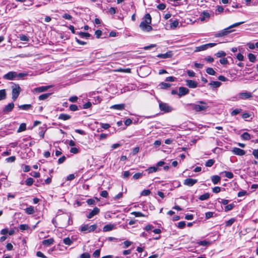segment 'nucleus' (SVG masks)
Here are the masks:
<instances>
[{"mask_svg":"<svg viewBox=\"0 0 258 258\" xmlns=\"http://www.w3.org/2000/svg\"><path fill=\"white\" fill-rule=\"evenodd\" d=\"M178 227L180 229H182L185 226V222L181 221L178 223Z\"/></svg>","mask_w":258,"mask_h":258,"instance_id":"6e6d98bb","label":"nucleus"},{"mask_svg":"<svg viewBox=\"0 0 258 258\" xmlns=\"http://www.w3.org/2000/svg\"><path fill=\"white\" fill-rule=\"evenodd\" d=\"M63 241L65 244L68 245H70L73 243V241L69 237L64 238Z\"/></svg>","mask_w":258,"mask_h":258,"instance_id":"58836bf2","label":"nucleus"},{"mask_svg":"<svg viewBox=\"0 0 258 258\" xmlns=\"http://www.w3.org/2000/svg\"><path fill=\"white\" fill-rule=\"evenodd\" d=\"M219 61L222 64H224V65L227 64L228 62V61L227 58H225V57L221 58L220 59Z\"/></svg>","mask_w":258,"mask_h":258,"instance_id":"5fc2aeb1","label":"nucleus"},{"mask_svg":"<svg viewBox=\"0 0 258 258\" xmlns=\"http://www.w3.org/2000/svg\"><path fill=\"white\" fill-rule=\"evenodd\" d=\"M248 59L250 61L254 62L255 61V56L252 53H249L248 55Z\"/></svg>","mask_w":258,"mask_h":258,"instance_id":"79ce46f5","label":"nucleus"},{"mask_svg":"<svg viewBox=\"0 0 258 258\" xmlns=\"http://www.w3.org/2000/svg\"><path fill=\"white\" fill-rule=\"evenodd\" d=\"M33 179L31 177L28 178L26 180V184L28 186H31L33 183Z\"/></svg>","mask_w":258,"mask_h":258,"instance_id":"de8ad7c7","label":"nucleus"},{"mask_svg":"<svg viewBox=\"0 0 258 258\" xmlns=\"http://www.w3.org/2000/svg\"><path fill=\"white\" fill-rule=\"evenodd\" d=\"M173 55L172 52L169 51L165 53H160L157 55V57L161 58H171Z\"/></svg>","mask_w":258,"mask_h":258,"instance_id":"ddd939ff","label":"nucleus"},{"mask_svg":"<svg viewBox=\"0 0 258 258\" xmlns=\"http://www.w3.org/2000/svg\"><path fill=\"white\" fill-rule=\"evenodd\" d=\"M18 107L21 109L27 110L32 107V105L31 104H24L19 105Z\"/></svg>","mask_w":258,"mask_h":258,"instance_id":"393cba45","label":"nucleus"},{"mask_svg":"<svg viewBox=\"0 0 258 258\" xmlns=\"http://www.w3.org/2000/svg\"><path fill=\"white\" fill-rule=\"evenodd\" d=\"M51 87H52V86L49 85V86H41V87H37V88H35V89H34L33 92H37V93H40V92H44V91H47L49 88H50Z\"/></svg>","mask_w":258,"mask_h":258,"instance_id":"9b49d317","label":"nucleus"},{"mask_svg":"<svg viewBox=\"0 0 258 258\" xmlns=\"http://www.w3.org/2000/svg\"><path fill=\"white\" fill-rule=\"evenodd\" d=\"M70 109L71 110V111H76L78 109V106L75 105V104H71L70 106Z\"/></svg>","mask_w":258,"mask_h":258,"instance_id":"052dcab7","label":"nucleus"},{"mask_svg":"<svg viewBox=\"0 0 258 258\" xmlns=\"http://www.w3.org/2000/svg\"><path fill=\"white\" fill-rule=\"evenodd\" d=\"M14 107V104L13 103H10L4 107L3 111L5 113H7L11 112L13 109Z\"/></svg>","mask_w":258,"mask_h":258,"instance_id":"4468645a","label":"nucleus"},{"mask_svg":"<svg viewBox=\"0 0 258 258\" xmlns=\"http://www.w3.org/2000/svg\"><path fill=\"white\" fill-rule=\"evenodd\" d=\"M157 8L160 10H163L166 8V5L164 4H160L157 6Z\"/></svg>","mask_w":258,"mask_h":258,"instance_id":"680f3d73","label":"nucleus"},{"mask_svg":"<svg viewBox=\"0 0 258 258\" xmlns=\"http://www.w3.org/2000/svg\"><path fill=\"white\" fill-rule=\"evenodd\" d=\"M200 103L202 104V105L195 104H191L192 109L196 111H204L206 110L207 109L208 106L206 105V103L205 102L200 101Z\"/></svg>","mask_w":258,"mask_h":258,"instance_id":"7ed1b4c3","label":"nucleus"},{"mask_svg":"<svg viewBox=\"0 0 258 258\" xmlns=\"http://www.w3.org/2000/svg\"><path fill=\"white\" fill-rule=\"evenodd\" d=\"M188 92L189 90L187 88L180 87L179 88V92L178 93V95L179 97H180L188 93Z\"/></svg>","mask_w":258,"mask_h":258,"instance_id":"f8f14e48","label":"nucleus"},{"mask_svg":"<svg viewBox=\"0 0 258 258\" xmlns=\"http://www.w3.org/2000/svg\"><path fill=\"white\" fill-rule=\"evenodd\" d=\"M198 243L200 245L207 246L210 245L211 242L206 240H203L198 242Z\"/></svg>","mask_w":258,"mask_h":258,"instance_id":"c03bdc74","label":"nucleus"},{"mask_svg":"<svg viewBox=\"0 0 258 258\" xmlns=\"http://www.w3.org/2000/svg\"><path fill=\"white\" fill-rule=\"evenodd\" d=\"M151 194V191L149 189H145L143 190L141 194V196H147Z\"/></svg>","mask_w":258,"mask_h":258,"instance_id":"3c124183","label":"nucleus"},{"mask_svg":"<svg viewBox=\"0 0 258 258\" xmlns=\"http://www.w3.org/2000/svg\"><path fill=\"white\" fill-rule=\"evenodd\" d=\"M100 212V210L97 207H95L93 210L89 213L87 215V218L89 219L92 218L94 216L98 214Z\"/></svg>","mask_w":258,"mask_h":258,"instance_id":"2eb2a0df","label":"nucleus"},{"mask_svg":"<svg viewBox=\"0 0 258 258\" xmlns=\"http://www.w3.org/2000/svg\"><path fill=\"white\" fill-rule=\"evenodd\" d=\"M197 85V82H187L186 84V85L191 88H196Z\"/></svg>","mask_w":258,"mask_h":258,"instance_id":"7c9ffc66","label":"nucleus"},{"mask_svg":"<svg viewBox=\"0 0 258 258\" xmlns=\"http://www.w3.org/2000/svg\"><path fill=\"white\" fill-rule=\"evenodd\" d=\"M71 117L70 115L61 113L59 115L58 119L63 120H66L70 119Z\"/></svg>","mask_w":258,"mask_h":258,"instance_id":"6ab92c4d","label":"nucleus"},{"mask_svg":"<svg viewBox=\"0 0 258 258\" xmlns=\"http://www.w3.org/2000/svg\"><path fill=\"white\" fill-rule=\"evenodd\" d=\"M19 228L21 230L24 231L27 230L29 228V226L27 224H21L19 226Z\"/></svg>","mask_w":258,"mask_h":258,"instance_id":"603ef678","label":"nucleus"},{"mask_svg":"<svg viewBox=\"0 0 258 258\" xmlns=\"http://www.w3.org/2000/svg\"><path fill=\"white\" fill-rule=\"evenodd\" d=\"M20 39L21 40V41H29V38L28 37L25 35H20Z\"/></svg>","mask_w":258,"mask_h":258,"instance_id":"864d4df0","label":"nucleus"},{"mask_svg":"<svg viewBox=\"0 0 258 258\" xmlns=\"http://www.w3.org/2000/svg\"><path fill=\"white\" fill-rule=\"evenodd\" d=\"M92 106V103L90 102H88L83 105L84 109H88L91 107Z\"/></svg>","mask_w":258,"mask_h":258,"instance_id":"69168bd1","label":"nucleus"},{"mask_svg":"<svg viewBox=\"0 0 258 258\" xmlns=\"http://www.w3.org/2000/svg\"><path fill=\"white\" fill-rule=\"evenodd\" d=\"M198 182V180L192 178H186L184 180L183 184L188 186H192Z\"/></svg>","mask_w":258,"mask_h":258,"instance_id":"6e6552de","label":"nucleus"},{"mask_svg":"<svg viewBox=\"0 0 258 258\" xmlns=\"http://www.w3.org/2000/svg\"><path fill=\"white\" fill-rule=\"evenodd\" d=\"M241 111H242L241 109H235L231 112V115L232 116H234V115H236L239 114Z\"/></svg>","mask_w":258,"mask_h":258,"instance_id":"37998d69","label":"nucleus"},{"mask_svg":"<svg viewBox=\"0 0 258 258\" xmlns=\"http://www.w3.org/2000/svg\"><path fill=\"white\" fill-rule=\"evenodd\" d=\"M225 175L226 177L231 179L233 177V174L231 172L225 171Z\"/></svg>","mask_w":258,"mask_h":258,"instance_id":"09e8293b","label":"nucleus"},{"mask_svg":"<svg viewBox=\"0 0 258 258\" xmlns=\"http://www.w3.org/2000/svg\"><path fill=\"white\" fill-rule=\"evenodd\" d=\"M211 179L213 183L216 184H217L220 181L221 178L220 176L218 175H213V176H212Z\"/></svg>","mask_w":258,"mask_h":258,"instance_id":"5701e85b","label":"nucleus"},{"mask_svg":"<svg viewBox=\"0 0 258 258\" xmlns=\"http://www.w3.org/2000/svg\"><path fill=\"white\" fill-rule=\"evenodd\" d=\"M159 86L161 89H166L169 88L171 86V84L169 83L162 82L159 84Z\"/></svg>","mask_w":258,"mask_h":258,"instance_id":"c756f323","label":"nucleus"},{"mask_svg":"<svg viewBox=\"0 0 258 258\" xmlns=\"http://www.w3.org/2000/svg\"><path fill=\"white\" fill-rule=\"evenodd\" d=\"M252 154L256 159H258V149H254Z\"/></svg>","mask_w":258,"mask_h":258,"instance_id":"774afa93","label":"nucleus"},{"mask_svg":"<svg viewBox=\"0 0 258 258\" xmlns=\"http://www.w3.org/2000/svg\"><path fill=\"white\" fill-rule=\"evenodd\" d=\"M206 73L210 75H215L216 72L212 68H208L206 70Z\"/></svg>","mask_w":258,"mask_h":258,"instance_id":"e433bc0d","label":"nucleus"},{"mask_svg":"<svg viewBox=\"0 0 258 258\" xmlns=\"http://www.w3.org/2000/svg\"><path fill=\"white\" fill-rule=\"evenodd\" d=\"M6 97V93L5 90H0V100L5 99Z\"/></svg>","mask_w":258,"mask_h":258,"instance_id":"4c0bfd02","label":"nucleus"},{"mask_svg":"<svg viewBox=\"0 0 258 258\" xmlns=\"http://www.w3.org/2000/svg\"><path fill=\"white\" fill-rule=\"evenodd\" d=\"M158 170V168L157 167L155 166H152L150 167H149L148 169H146V171L148 172L149 174L155 172L157 171Z\"/></svg>","mask_w":258,"mask_h":258,"instance_id":"b1692460","label":"nucleus"},{"mask_svg":"<svg viewBox=\"0 0 258 258\" xmlns=\"http://www.w3.org/2000/svg\"><path fill=\"white\" fill-rule=\"evenodd\" d=\"M12 99L15 101L19 96L21 88L18 85L14 84L12 86Z\"/></svg>","mask_w":258,"mask_h":258,"instance_id":"20e7f679","label":"nucleus"},{"mask_svg":"<svg viewBox=\"0 0 258 258\" xmlns=\"http://www.w3.org/2000/svg\"><path fill=\"white\" fill-rule=\"evenodd\" d=\"M97 228V225L96 224H94L92 225H89L88 224H85L82 225L80 227V230L82 232H84L85 233H89L91 232L94 231Z\"/></svg>","mask_w":258,"mask_h":258,"instance_id":"f03ea898","label":"nucleus"},{"mask_svg":"<svg viewBox=\"0 0 258 258\" xmlns=\"http://www.w3.org/2000/svg\"><path fill=\"white\" fill-rule=\"evenodd\" d=\"M205 50H206V48L205 45L204 44V45H201L200 46L196 47L195 48V50L194 51L195 52H199V51H203Z\"/></svg>","mask_w":258,"mask_h":258,"instance_id":"473e14b6","label":"nucleus"},{"mask_svg":"<svg viewBox=\"0 0 258 258\" xmlns=\"http://www.w3.org/2000/svg\"><path fill=\"white\" fill-rule=\"evenodd\" d=\"M140 27L143 31L150 32L153 28L149 25V24L146 23L145 22H141L140 24Z\"/></svg>","mask_w":258,"mask_h":258,"instance_id":"0eeeda50","label":"nucleus"},{"mask_svg":"<svg viewBox=\"0 0 258 258\" xmlns=\"http://www.w3.org/2000/svg\"><path fill=\"white\" fill-rule=\"evenodd\" d=\"M221 84L220 82H211L209 84L210 87L213 88H218L220 86Z\"/></svg>","mask_w":258,"mask_h":258,"instance_id":"412c9836","label":"nucleus"},{"mask_svg":"<svg viewBox=\"0 0 258 258\" xmlns=\"http://www.w3.org/2000/svg\"><path fill=\"white\" fill-rule=\"evenodd\" d=\"M214 163L215 160L214 159H209L206 162L205 166L206 167H211L213 165Z\"/></svg>","mask_w":258,"mask_h":258,"instance_id":"f704fd0d","label":"nucleus"},{"mask_svg":"<svg viewBox=\"0 0 258 258\" xmlns=\"http://www.w3.org/2000/svg\"><path fill=\"white\" fill-rule=\"evenodd\" d=\"M243 23H244V22H240L234 23V24L230 25L228 27H227L225 29H224L214 34V36H215V37L218 38V37H222L226 36L228 34L234 31L233 30H231L232 28L237 27Z\"/></svg>","mask_w":258,"mask_h":258,"instance_id":"f257e3e1","label":"nucleus"},{"mask_svg":"<svg viewBox=\"0 0 258 258\" xmlns=\"http://www.w3.org/2000/svg\"><path fill=\"white\" fill-rule=\"evenodd\" d=\"M124 104H115L110 107L111 109L122 110L124 109Z\"/></svg>","mask_w":258,"mask_h":258,"instance_id":"f3484780","label":"nucleus"},{"mask_svg":"<svg viewBox=\"0 0 258 258\" xmlns=\"http://www.w3.org/2000/svg\"><path fill=\"white\" fill-rule=\"evenodd\" d=\"M79 34L82 38H84V37L88 38L90 36V34L89 33H86V32H81L79 33Z\"/></svg>","mask_w":258,"mask_h":258,"instance_id":"8fccbe9b","label":"nucleus"},{"mask_svg":"<svg viewBox=\"0 0 258 258\" xmlns=\"http://www.w3.org/2000/svg\"><path fill=\"white\" fill-rule=\"evenodd\" d=\"M238 99H246L252 97L251 93L249 92H241L238 94Z\"/></svg>","mask_w":258,"mask_h":258,"instance_id":"39448f33","label":"nucleus"},{"mask_svg":"<svg viewBox=\"0 0 258 258\" xmlns=\"http://www.w3.org/2000/svg\"><path fill=\"white\" fill-rule=\"evenodd\" d=\"M100 249L96 250L93 253V256L95 257H98L100 256Z\"/></svg>","mask_w":258,"mask_h":258,"instance_id":"4d7b16f0","label":"nucleus"},{"mask_svg":"<svg viewBox=\"0 0 258 258\" xmlns=\"http://www.w3.org/2000/svg\"><path fill=\"white\" fill-rule=\"evenodd\" d=\"M235 221V219L234 218H231L230 219L226 222L225 225L227 227H229L231 226Z\"/></svg>","mask_w":258,"mask_h":258,"instance_id":"c9c22d12","label":"nucleus"},{"mask_svg":"<svg viewBox=\"0 0 258 258\" xmlns=\"http://www.w3.org/2000/svg\"><path fill=\"white\" fill-rule=\"evenodd\" d=\"M213 214H214V213L212 212H207L205 214V217L207 219H208L211 218L212 217H213Z\"/></svg>","mask_w":258,"mask_h":258,"instance_id":"bf43d9fd","label":"nucleus"},{"mask_svg":"<svg viewBox=\"0 0 258 258\" xmlns=\"http://www.w3.org/2000/svg\"><path fill=\"white\" fill-rule=\"evenodd\" d=\"M80 258H90V254L88 252H85L81 254Z\"/></svg>","mask_w":258,"mask_h":258,"instance_id":"13d9d810","label":"nucleus"},{"mask_svg":"<svg viewBox=\"0 0 258 258\" xmlns=\"http://www.w3.org/2000/svg\"><path fill=\"white\" fill-rule=\"evenodd\" d=\"M178 21L177 20H174L171 23L170 27L175 29L178 26Z\"/></svg>","mask_w":258,"mask_h":258,"instance_id":"a19ab883","label":"nucleus"},{"mask_svg":"<svg viewBox=\"0 0 258 258\" xmlns=\"http://www.w3.org/2000/svg\"><path fill=\"white\" fill-rule=\"evenodd\" d=\"M42 242L44 245L49 246L53 243L54 239L53 238H49L43 240Z\"/></svg>","mask_w":258,"mask_h":258,"instance_id":"a211bd4d","label":"nucleus"},{"mask_svg":"<svg viewBox=\"0 0 258 258\" xmlns=\"http://www.w3.org/2000/svg\"><path fill=\"white\" fill-rule=\"evenodd\" d=\"M114 227V226L112 224H107L104 226L103 229V231L105 232L109 231L112 230L113 229Z\"/></svg>","mask_w":258,"mask_h":258,"instance_id":"4be33fe9","label":"nucleus"},{"mask_svg":"<svg viewBox=\"0 0 258 258\" xmlns=\"http://www.w3.org/2000/svg\"><path fill=\"white\" fill-rule=\"evenodd\" d=\"M210 17V14L206 11H204L202 13V15L200 17V20L201 21H204L206 20V18H209Z\"/></svg>","mask_w":258,"mask_h":258,"instance_id":"aec40b11","label":"nucleus"},{"mask_svg":"<svg viewBox=\"0 0 258 258\" xmlns=\"http://www.w3.org/2000/svg\"><path fill=\"white\" fill-rule=\"evenodd\" d=\"M215 55L218 57H224L226 55V53L223 51H219Z\"/></svg>","mask_w":258,"mask_h":258,"instance_id":"a18cd8bd","label":"nucleus"},{"mask_svg":"<svg viewBox=\"0 0 258 258\" xmlns=\"http://www.w3.org/2000/svg\"><path fill=\"white\" fill-rule=\"evenodd\" d=\"M50 94H51L50 93L43 94L39 96V97H38L39 100H45L49 96V95Z\"/></svg>","mask_w":258,"mask_h":258,"instance_id":"72a5a7b5","label":"nucleus"},{"mask_svg":"<svg viewBox=\"0 0 258 258\" xmlns=\"http://www.w3.org/2000/svg\"><path fill=\"white\" fill-rule=\"evenodd\" d=\"M26 129V124L25 123H22L20 125L19 127L17 130L18 133H20L25 131Z\"/></svg>","mask_w":258,"mask_h":258,"instance_id":"cd10ccee","label":"nucleus"},{"mask_svg":"<svg viewBox=\"0 0 258 258\" xmlns=\"http://www.w3.org/2000/svg\"><path fill=\"white\" fill-rule=\"evenodd\" d=\"M142 175H143L142 173H136V174H135L134 175L133 178L135 179H138L139 178H140L141 177H142Z\"/></svg>","mask_w":258,"mask_h":258,"instance_id":"0e129e2a","label":"nucleus"},{"mask_svg":"<svg viewBox=\"0 0 258 258\" xmlns=\"http://www.w3.org/2000/svg\"><path fill=\"white\" fill-rule=\"evenodd\" d=\"M17 75V72H10L4 76L3 78L6 80H13L16 78Z\"/></svg>","mask_w":258,"mask_h":258,"instance_id":"9d476101","label":"nucleus"},{"mask_svg":"<svg viewBox=\"0 0 258 258\" xmlns=\"http://www.w3.org/2000/svg\"><path fill=\"white\" fill-rule=\"evenodd\" d=\"M25 211L28 214H33L34 213V208L32 206H30L25 209Z\"/></svg>","mask_w":258,"mask_h":258,"instance_id":"2f4dec72","label":"nucleus"},{"mask_svg":"<svg viewBox=\"0 0 258 258\" xmlns=\"http://www.w3.org/2000/svg\"><path fill=\"white\" fill-rule=\"evenodd\" d=\"M142 22H145L147 24H151V15L149 14H146L145 15V20L143 21Z\"/></svg>","mask_w":258,"mask_h":258,"instance_id":"a878e982","label":"nucleus"},{"mask_svg":"<svg viewBox=\"0 0 258 258\" xmlns=\"http://www.w3.org/2000/svg\"><path fill=\"white\" fill-rule=\"evenodd\" d=\"M62 18L65 19H67V20H71L72 19V17L71 15H70V14H64L63 16H62Z\"/></svg>","mask_w":258,"mask_h":258,"instance_id":"338daca9","label":"nucleus"},{"mask_svg":"<svg viewBox=\"0 0 258 258\" xmlns=\"http://www.w3.org/2000/svg\"><path fill=\"white\" fill-rule=\"evenodd\" d=\"M16 160L15 156H11L6 159V161L8 162H13Z\"/></svg>","mask_w":258,"mask_h":258,"instance_id":"e2e57ef3","label":"nucleus"},{"mask_svg":"<svg viewBox=\"0 0 258 258\" xmlns=\"http://www.w3.org/2000/svg\"><path fill=\"white\" fill-rule=\"evenodd\" d=\"M234 207V204H231L229 205H227L225 207L224 210L225 212L229 211L230 210H231Z\"/></svg>","mask_w":258,"mask_h":258,"instance_id":"49530a36","label":"nucleus"},{"mask_svg":"<svg viewBox=\"0 0 258 258\" xmlns=\"http://www.w3.org/2000/svg\"><path fill=\"white\" fill-rule=\"evenodd\" d=\"M231 151L234 154L239 156L244 155L246 153L244 150L236 147L233 148Z\"/></svg>","mask_w":258,"mask_h":258,"instance_id":"1a4fd4ad","label":"nucleus"},{"mask_svg":"<svg viewBox=\"0 0 258 258\" xmlns=\"http://www.w3.org/2000/svg\"><path fill=\"white\" fill-rule=\"evenodd\" d=\"M241 137L244 140H249L250 139V135L247 132H245L241 135Z\"/></svg>","mask_w":258,"mask_h":258,"instance_id":"bb28decb","label":"nucleus"},{"mask_svg":"<svg viewBox=\"0 0 258 258\" xmlns=\"http://www.w3.org/2000/svg\"><path fill=\"white\" fill-rule=\"evenodd\" d=\"M159 108L161 111L165 112H169L172 110V108L165 103L160 102L159 103Z\"/></svg>","mask_w":258,"mask_h":258,"instance_id":"423d86ee","label":"nucleus"},{"mask_svg":"<svg viewBox=\"0 0 258 258\" xmlns=\"http://www.w3.org/2000/svg\"><path fill=\"white\" fill-rule=\"evenodd\" d=\"M210 197V194L208 192L207 193H205L202 195H201L200 197H199V200H201V201H204V200H206L207 199H208Z\"/></svg>","mask_w":258,"mask_h":258,"instance_id":"c85d7f7f","label":"nucleus"},{"mask_svg":"<svg viewBox=\"0 0 258 258\" xmlns=\"http://www.w3.org/2000/svg\"><path fill=\"white\" fill-rule=\"evenodd\" d=\"M29 74L26 72H23V73H17V75L16 76V78H17V79L19 80H24V79H27V78H25V77H27L28 76Z\"/></svg>","mask_w":258,"mask_h":258,"instance_id":"dca6fc26","label":"nucleus"},{"mask_svg":"<svg viewBox=\"0 0 258 258\" xmlns=\"http://www.w3.org/2000/svg\"><path fill=\"white\" fill-rule=\"evenodd\" d=\"M136 217H145V215L140 212H133L131 213Z\"/></svg>","mask_w":258,"mask_h":258,"instance_id":"ea45409f","label":"nucleus"}]
</instances>
